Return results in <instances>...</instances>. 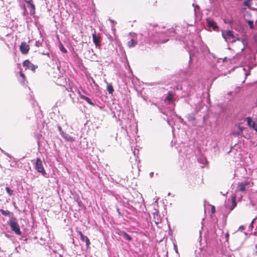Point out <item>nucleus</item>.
<instances>
[{"label": "nucleus", "instance_id": "37998d69", "mask_svg": "<svg viewBox=\"0 0 257 257\" xmlns=\"http://www.w3.org/2000/svg\"><path fill=\"white\" fill-rule=\"evenodd\" d=\"M253 129L256 132H257V125H256V127H254Z\"/></svg>", "mask_w": 257, "mask_h": 257}, {"label": "nucleus", "instance_id": "f8f14e48", "mask_svg": "<svg viewBox=\"0 0 257 257\" xmlns=\"http://www.w3.org/2000/svg\"><path fill=\"white\" fill-rule=\"evenodd\" d=\"M246 121H247V125L250 127L253 128L254 127H256V125L257 124L255 123L254 121H252V119L250 117H247L245 118Z\"/></svg>", "mask_w": 257, "mask_h": 257}, {"label": "nucleus", "instance_id": "f704fd0d", "mask_svg": "<svg viewBox=\"0 0 257 257\" xmlns=\"http://www.w3.org/2000/svg\"><path fill=\"white\" fill-rule=\"evenodd\" d=\"M20 76H21V77L22 78L24 79L25 75L22 72H20Z\"/></svg>", "mask_w": 257, "mask_h": 257}, {"label": "nucleus", "instance_id": "de8ad7c7", "mask_svg": "<svg viewBox=\"0 0 257 257\" xmlns=\"http://www.w3.org/2000/svg\"><path fill=\"white\" fill-rule=\"evenodd\" d=\"M111 22L112 23H114V22L113 21H112V20H111ZM115 23H116L115 22Z\"/></svg>", "mask_w": 257, "mask_h": 257}, {"label": "nucleus", "instance_id": "393cba45", "mask_svg": "<svg viewBox=\"0 0 257 257\" xmlns=\"http://www.w3.org/2000/svg\"><path fill=\"white\" fill-rule=\"evenodd\" d=\"M0 212L2 213V214H3L4 216H8L10 215V214L11 213V212L9 211V210H5L3 209H1Z\"/></svg>", "mask_w": 257, "mask_h": 257}, {"label": "nucleus", "instance_id": "aec40b11", "mask_svg": "<svg viewBox=\"0 0 257 257\" xmlns=\"http://www.w3.org/2000/svg\"><path fill=\"white\" fill-rule=\"evenodd\" d=\"M93 42L95 44V45L97 46L99 45V38L97 37L95 34H93L92 36Z\"/></svg>", "mask_w": 257, "mask_h": 257}, {"label": "nucleus", "instance_id": "b1692460", "mask_svg": "<svg viewBox=\"0 0 257 257\" xmlns=\"http://www.w3.org/2000/svg\"><path fill=\"white\" fill-rule=\"evenodd\" d=\"M201 104H200V103H198L195 105V109H194L195 114H197L199 112V111L201 109Z\"/></svg>", "mask_w": 257, "mask_h": 257}, {"label": "nucleus", "instance_id": "79ce46f5", "mask_svg": "<svg viewBox=\"0 0 257 257\" xmlns=\"http://www.w3.org/2000/svg\"><path fill=\"white\" fill-rule=\"evenodd\" d=\"M79 234L80 235V237H81V235H83V234H82V232H81V231H79Z\"/></svg>", "mask_w": 257, "mask_h": 257}, {"label": "nucleus", "instance_id": "9b49d317", "mask_svg": "<svg viewBox=\"0 0 257 257\" xmlns=\"http://www.w3.org/2000/svg\"><path fill=\"white\" fill-rule=\"evenodd\" d=\"M27 3L28 4V7L30 11V14L31 15H33L35 13V6L32 3V0H30L29 2H27Z\"/></svg>", "mask_w": 257, "mask_h": 257}, {"label": "nucleus", "instance_id": "72a5a7b5", "mask_svg": "<svg viewBox=\"0 0 257 257\" xmlns=\"http://www.w3.org/2000/svg\"><path fill=\"white\" fill-rule=\"evenodd\" d=\"M42 54L44 55H47L48 57H49V52H43V53H42Z\"/></svg>", "mask_w": 257, "mask_h": 257}, {"label": "nucleus", "instance_id": "49530a36", "mask_svg": "<svg viewBox=\"0 0 257 257\" xmlns=\"http://www.w3.org/2000/svg\"><path fill=\"white\" fill-rule=\"evenodd\" d=\"M59 257H63V256H62L61 254H59Z\"/></svg>", "mask_w": 257, "mask_h": 257}, {"label": "nucleus", "instance_id": "ea45409f", "mask_svg": "<svg viewBox=\"0 0 257 257\" xmlns=\"http://www.w3.org/2000/svg\"><path fill=\"white\" fill-rule=\"evenodd\" d=\"M153 175H154V173L153 172H151L150 173V176L151 177H152L153 176Z\"/></svg>", "mask_w": 257, "mask_h": 257}, {"label": "nucleus", "instance_id": "2eb2a0df", "mask_svg": "<svg viewBox=\"0 0 257 257\" xmlns=\"http://www.w3.org/2000/svg\"><path fill=\"white\" fill-rule=\"evenodd\" d=\"M80 239L82 241L85 242L86 243V247H87V248H88V247L90 244V242L88 238L86 236H85L84 235H81Z\"/></svg>", "mask_w": 257, "mask_h": 257}, {"label": "nucleus", "instance_id": "7ed1b4c3", "mask_svg": "<svg viewBox=\"0 0 257 257\" xmlns=\"http://www.w3.org/2000/svg\"><path fill=\"white\" fill-rule=\"evenodd\" d=\"M222 36L226 42H234L236 40L239 41V38H236L233 35V32L231 30L222 31Z\"/></svg>", "mask_w": 257, "mask_h": 257}, {"label": "nucleus", "instance_id": "ddd939ff", "mask_svg": "<svg viewBox=\"0 0 257 257\" xmlns=\"http://www.w3.org/2000/svg\"><path fill=\"white\" fill-rule=\"evenodd\" d=\"M61 136L66 141L70 142H73L74 141V139L72 137L70 136L69 135H68L64 132L61 135Z\"/></svg>", "mask_w": 257, "mask_h": 257}, {"label": "nucleus", "instance_id": "5701e85b", "mask_svg": "<svg viewBox=\"0 0 257 257\" xmlns=\"http://www.w3.org/2000/svg\"><path fill=\"white\" fill-rule=\"evenodd\" d=\"M107 90L109 93V94H112L113 92V88L112 86L110 84H108L107 86Z\"/></svg>", "mask_w": 257, "mask_h": 257}, {"label": "nucleus", "instance_id": "bb28decb", "mask_svg": "<svg viewBox=\"0 0 257 257\" xmlns=\"http://www.w3.org/2000/svg\"><path fill=\"white\" fill-rule=\"evenodd\" d=\"M186 153H185V156L187 158L190 157V154L192 152V150L189 148L186 149Z\"/></svg>", "mask_w": 257, "mask_h": 257}, {"label": "nucleus", "instance_id": "2f4dec72", "mask_svg": "<svg viewBox=\"0 0 257 257\" xmlns=\"http://www.w3.org/2000/svg\"><path fill=\"white\" fill-rule=\"evenodd\" d=\"M257 219V217H255L254 219H252V220L251 221L250 225H249V227H252V226H253V224L254 222V221Z\"/></svg>", "mask_w": 257, "mask_h": 257}, {"label": "nucleus", "instance_id": "20e7f679", "mask_svg": "<svg viewBox=\"0 0 257 257\" xmlns=\"http://www.w3.org/2000/svg\"><path fill=\"white\" fill-rule=\"evenodd\" d=\"M8 224L10 226L11 230L15 232L16 234L19 235H21L22 232L20 230L19 225L15 217H12L10 219Z\"/></svg>", "mask_w": 257, "mask_h": 257}, {"label": "nucleus", "instance_id": "f257e3e1", "mask_svg": "<svg viewBox=\"0 0 257 257\" xmlns=\"http://www.w3.org/2000/svg\"><path fill=\"white\" fill-rule=\"evenodd\" d=\"M159 42L161 43L167 42L169 39L168 37H173L176 40H180L184 37L182 28L179 26H176L175 28H172L168 29L166 32H159Z\"/></svg>", "mask_w": 257, "mask_h": 257}, {"label": "nucleus", "instance_id": "1a4fd4ad", "mask_svg": "<svg viewBox=\"0 0 257 257\" xmlns=\"http://www.w3.org/2000/svg\"><path fill=\"white\" fill-rule=\"evenodd\" d=\"M249 184V182L247 181L242 182L238 183V186L236 188V191L244 192L245 190V187Z\"/></svg>", "mask_w": 257, "mask_h": 257}, {"label": "nucleus", "instance_id": "cd10ccee", "mask_svg": "<svg viewBox=\"0 0 257 257\" xmlns=\"http://www.w3.org/2000/svg\"><path fill=\"white\" fill-rule=\"evenodd\" d=\"M60 50L63 53H66L67 50L62 44H60Z\"/></svg>", "mask_w": 257, "mask_h": 257}, {"label": "nucleus", "instance_id": "6ab92c4d", "mask_svg": "<svg viewBox=\"0 0 257 257\" xmlns=\"http://www.w3.org/2000/svg\"><path fill=\"white\" fill-rule=\"evenodd\" d=\"M232 205L230 206V210H232L236 206V196L233 195L231 197Z\"/></svg>", "mask_w": 257, "mask_h": 257}, {"label": "nucleus", "instance_id": "c03bdc74", "mask_svg": "<svg viewBox=\"0 0 257 257\" xmlns=\"http://www.w3.org/2000/svg\"><path fill=\"white\" fill-rule=\"evenodd\" d=\"M204 162H206V159H203L202 163L204 164Z\"/></svg>", "mask_w": 257, "mask_h": 257}, {"label": "nucleus", "instance_id": "473e14b6", "mask_svg": "<svg viewBox=\"0 0 257 257\" xmlns=\"http://www.w3.org/2000/svg\"><path fill=\"white\" fill-rule=\"evenodd\" d=\"M215 208L214 206H211V212L212 213H214L215 212Z\"/></svg>", "mask_w": 257, "mask_h": 257}, {"label": "nucleus", "instance_id": "4be33fe9", "mask_svg": "<svg viewBox=\"0 0 257 257\" xmlns=\"http://www.w3.org/2000/svg\"><path fill=\"white\" fill-rule=\"evenodd\" d=\"M173 100V95L171 93H168L167 96L165 98V101L171 103Z\"/></svg>", "mask_w": 257, "mask_h": 257}, {"label": "nucleus", "instance_id": "4c0bfd02", "mask_svg": "<svg viewBox=\"0 0 257 257\" xmlns=\"http://www.w3.org/2000/svg\"><path fill=\"white\" fill-rule=\"evenodd\" d=\"M116 210H117V212H118V214H119V215H121V213H120V212L119 211V208H117Z\"/></svg>", "mask_w": 257, "mask_h": 257}, {"label": "nucleus", "instance_id": "c9c22d12", "mask_svg": "<svg viewBox=\"0 0 257 257\" xmlns=\"http://www.w3.org/2000/svg\"><path fill=\"white\" fill-rule=\"evenodd\" d=\"M4 154H5V155H6L7 156H8V157H9L10 158L12 157L11 156L7 153L5 152V153H4Z\"/></svg>", "mask_w": 257, "mask_h": 257}, {"label": "nucleus", "instance_id": "c756f323", "mask_svg": "<svg viewBox=\"0 0 257 257\" xmlns=\"http://www.w3.org/2000/svg\"><path fill=\"white\" fill-rule=\"evenodd\" d=\"M58 129L61 135L64 133V132L63 131L61 127L59 125H58Z\"/></svg>", "mask_w": 257, "mask_h": 257}, {"label": "nucleus", "instance_id": "e433bc0d", "mask_svg": "<svg viewBox=\"0 0 257 257\" xmlns=\"http://www.w3.org/2000/svg\"><path fill=\"white\" fill-rule=\"evenodd\" d=\"M243 5L244 6H248V2L247 1H245L243 2Z\"/></svg>", "mask_w": 257, "mask_h": 257}, {"label": "nucleus", "instance_id": "a878e982", "mask_svg": "<svg viewBox=\"0 0 257 257\" xmlns=\"http://www.w3.org/2000/svg\"><path fill=\"white\" fill-rule=\"evenodd\" d=\"M247 24H248L249 28L250 29H253L254 28L253 25V21L252 20H247L246 21Z\"/></svg>", "mask_w": 257, "mask_h": 257}, {"label": "nucleus", "instance_id": "423d86ee", "mask_svg": "<svg viewBox=\"0 0 257 257\" xmlns=\"http://www.w3.org/2000/svg\"><path fill=\"white\" fill-rule=\"evenodd\" d=\"M23 65L24 67L31 70L33 72H34L36 69L38 67L37 66L31 63L29 60H25L23 63Z\"/></svg>", "mask_w": 257, "mask_h": 257}, {"label": "nucleus", "instance_id": "7c9ffc66", "mask_svg": "<svg viewBox=\"0 0 257 257\" xmlns=\"http://www.w3.org/2000/svg\"><path fill=\"white\" fill-rule=\"evenodd\" d=\"M176 88L177 90H181L182 89V85L180 84H177L176 86Z\"/></svg>", "mask_w": 257, "mask_h": 257}, {"label": "nucleus", "instance_id": "0eeeda50", "mask_svg": "<svg viewBox=\"0 0 257 257\" xmlns=\"http://www.w3.org/2000/svg\"><path fill=\"white\" fill-rule=\"evenodd\" d=\"M30 49L29 45L26 42H22L20 46V50L23 54H27Z\"/></svg>", "mask_w": 257, "mask_h": 257}, {"label": "nucleus", "instance_id": "f03ea898", "mask_svg": "<svg viewBox=\"0 0 257 257\" xmlns=\"http://www.w3.org/2000/svg\"><path fill=\"white\" fill-rule=\"evenodd\" d=\"M209 50L207 45L201 43L200 44V50L194 48L189 51V58L191 61L194 57L196 58L201 57L209 53Z\"/></svg>", "mask_w": 257, "mask_h": 257}, {"label": "nucleus", "instance_id": "58836bf2", "mask_svg": "<svg viewBox=\"0 0 257 257\" xmlns=\"http://www.w3.org/2000/svg\"><path fill=\"white\" fill-rule=\"evenodd\" d=\"M244 229V226H242V225H241L239 227V229Z\"/></svg>", "mask_w": 257, "mask_h": 257}, {"label": "nucleus", "instance_id": "c85d7f7f", "mask_svg": "<svg viewBox=\"0 0 257 257\" xmlns=\"http://www.w3.org/2000/svg\"><path fill=\"white\" fill-rule=\"evenodd\" d=\"M36 46L39 47L42 45V43L39 41H36L35 43Z\"/></svg>", "mask_w": 257, "mask_h": 257}, {"label": "nucleus", "instance_id": "a18cd8bd", "mask_svg": "<svg viewBox=\"0 0 257 257\" xmlns=\"http://www.w3.org/2000/svg\"><path fill=\"white\" fill-rule=\"evenodd\" d=\"M26 9H25L24 12V15H26Z\"/></svg>", "mask_w": 257, "mask_h": 257}, {"label": "nucleus", "instance_id": "6e6552de", "mask_svg": "<svg viewBox=\"0 0 257 257\" xmlns=\"http://www.w3.org/2000/svg\"><path fill=\"white\" fill-rule=\"evenodd\" d=\"M206 21L207 24V26L209 28H212L213 30L214 31H216V30L218 29V27L216 23L214 21L210 18H207L206 19Z\"/></svg>", "mask_w": 257, "mask_h": 257}, {"label": "nucleus", "instance_id": "f3484780", "mask_svg": "<svg viewBox=\"0 0 257 257\" xmlns=\"http://www.w3.org/2000/svg\"><path fill=\"white\" fill-rule=\"evenodd\" d=\"M121 235L126 240L128 241H131L132 240V238L131 236L127 234L126 232L122 231L121 232Z\"/></svg>", "mask_w": 257, "mask_h": 257}, {"label": "nucleus", "instance_id": "4468645a", "mask_svg": "<svg viewBox=\"0 0 257 257\" xmlns=\"http://www.w3.org/2000/svg\"><path fill=\"white\" fill-rule=\"evenodd\" d=\"M187 119L189 121L192 122L193 125H195L196 124V123L195 122V117L194 116V114H189L187 115Z\"/></svg>", "mask_w": 257, "mask_h": 257}, {"label": "nucleus", "instance_id": "9d476101", "mask_svg": "<svg viewBox=\"0 0 257 257\" xmlns=\"http://www.w3.org/2000/svg\"><path fill=\"white\" fill-rule=\"evenodd\" d=\"M238 131L236 132H233V135L235 136H237L238 137H244L243 135V131L244 129V127L243 126H241L239 125H238Z\"/></svg>", "mask_w": 257, "mask_h": 257}, {"label": "nucleus", "instance_id": "412c9836", "mask_svg": "<svg viewBox=\"0 0 257 257\" xmlns=\"http://www.w3.org/2000/svg\"><path fill=\"white\" fill-rule=\"evenodd\" d=\"M5 190L7 192V193H8V194L10 196H13V195H14L15 194L14 193V191L12 190V189H11V188L9 187H6L5 188Z\"/></svg>", "mask_w": 257, "mask_h": 257}, {"label": "nucleus", "instance_id": "dca6fc26", "mask_svg": "<svg viewBox=\"0 0 257 257\" xmlns=\"http://www.w3.org/2000/svg\"><path fill=\"white\" fill-rule=\"evenodd\" d=\"M79 96L81 99H83L85 100V101H86L87 102L88 104H89L90 105H91L92 106L95 105V104L91 100V99L89 97L85 96L82 94H80Z\"/></svg>", "mask_w": 257, "mask_h": 257}, {"label": "nucleus", "instance_id": "09e8293b", "mask_svg": "<svg viewBox=\"0 0 257 257\" xmlns=\"http://www.w3.org/2000/svg\"><path fill=\"white\" fill-rule=\"evenodd\" d=\"M168 123L170 125V122L169 120H168Z\"/></svg>", "mask_w": 257, "mask_h": 257}, {"label": "nucleus", "instance_id": "a19ab883", "mask_svg": "<svg viewBox=\"0 0 257 257\" xmlns=\"http://www.w3.org/2000/svg\"><path fill=\"white\" fill-rule=\"evenodd\" d=\"M226 59V57H225L223 60H222V59H219V60H222V63H223L225 61V60Z\"/></svg>", "mask_w": 257, "mask_h": 257}, {"label": "nucleus", "instance_id": "a211bd4d", "mask_svg": "<svg viewBox=\"0 0 257 257\" xmlns=\"http://www.w3.org/2000/svg\"><path fill=\"white\" fill-rule=\"evenodd\" d=\"M137 44V42L134 39H131L130 41L127 42V46L129 48L134 47Z\"/></svg>", "mask_w": 257, "mask_h": 257}, {"label": "nucleus", "instance_id": "39448f33", "mask_svg": "<svg viewBox=\"0 0 257 257\" xmlns=\"http://www.w3.org/2000/svg\"><path fill=\"white\" fill-rule=\"evenodd\" d=\"M34 167L35 169L38 172L41 173L43 176H45L46 175V173L43 166L42 161L39 158H37L36 159Z\"/></svg>", "mask_w": 257, "mask_h": 257}]
</instances>
